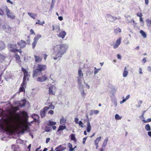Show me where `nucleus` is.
Instances as JSON below:
<instances>
[{
  "mask_svg": "<svg viewBox=\"0 0 151 151\" xmlns=\"http://www.w3.org/2000/svg\"><path fill=\"white\" fill-rule=\"evenodd\" d=\"M14 117L9 116L4 121L8 129L13 128L15 125L17 129L24 128L26 130L29 129L28 125V116L25 111H20L15 113Z\"/></svg>",
  "mask_w": 151,
  "mask_h": 151,
  "instance_id": "obj_1",
  "label": "nucleus"
},
{
  "mask_svg": "<svg viewBox=\"0 0 151 151\" xmlns=\"http://www.w3.org/2000/svg\"><path fill=\"white\" fill-rule=\"evenodd\" d=\"M46 65L38 64L36 68L33 71L32 76L33 78L40 76L42 74V72L47 69Z\"/></svg>",
  "mask_w": 151,
  "mask_h": 151,
  "instance_id": "obj_2",
  "label": "nucleus"
},
{
  "mask_svg": "<svg viewBox=\"0 0 151 151\" xmlns=\"http://www.w3.org/2000/svg\"><path fill=\"white\" fill-rule=\"evenodd\" d=\"M78 76L79 77L78 80V86L80 91L81 92V95L83 97L85 96L86 94L84 90V87L82 84V79H83V74L82 72V69L81 68H80L78 71Z\"/></svg>",
  "mask_w": 151,
  "mask_h": 151,
  "instance_id": "obj_3",
  "label": "nucleus"
},
{
  "mask_svg": "<svg viewBox=\"0 0 151 151\" xmlns=\"http://www.w3.org/2000/svg\"><path fill=\"white\" fill-rule=\"evenodd\" d=\"M58 51L56 55V57H54L53 58L56 60L58 59V58L61 57L63 55L65 52L67 48L63 45H61L57 47Z\"/></svg>",
  "mask_w": 151,
  "mask_h": 151,
  "instance_id": "obj_4",
  "label": "nucleus"
},
{
  "mask_svg": "<svg viewBox=\"0 0 151 151\" xmlns=\"http://www.w3.org/2000/svg\"><path fill=\"white\" fill-rule=\"evenodd\" d=\"M22 71L23 72L24 74V76L23 79V82L26 83V81L27 80L29 81V78L30 76V75H29V73L24 68L22 67Z\"/></svg>",
  "mask_w": 151,
  "mask_h": 151,
  "instance_id": "obj_5",
  "label": "nucleus"
},
{
  "mask_svg": "<svg viewBox=\"0 0 151 151\" xmlns=\"http://www.w3.org/2000/svg\"><path fill=\"white\" fill-rule=\"evenodd\" d=\"M6 12L7 17L12 19H14L15 17L13 13L11 11V10L8 8L6 6Z\"/></svg>",
  "mask_w": 151,
  "mask_h": 151,
  "instance_id": "obj_6",
  "label": "nucleus"
},
{
  "mask_svg": "<svg viewBox=\"0 0 151 151\" xmlns=\"http://www.w3.org/2000/svg\"><path fill=\"white\" fill-rule=\"evenodd\" d=\"M48 79L47 75L45 74L41 76L38 77L37 79V81L38 82H42L47 81Z\"/></svg>",
  "mask_w": 151,
  "mask_h": 151,
  "instance_id": "obj_7",
  "label": "nucleus"
},
{
  "mask_svg": "<svg viewBox=\"0 0 151 151\" xmlns=\"http://www.w3.org/2000/svg\"><path fill=\"white\" fill-rule=\"evenodd\" d=\"M17 44L19 46L21 49L24 48L27 45L26 42L22 40H21L18 42Z\"/></svg>",
  "mask_w": 151,
  "mask_h": 151,
  "instance_id": "obj_8",
  "label": "nucleus"
},
{
  "mask_svg": "<svg viewBox=\"0 0 151 151\" xmlns=\"http://www.w3.org/2000/svg\"><path fill=\"white\" fill-rule=\"evenodd\" d=\"M11 109L12 110V111H11L10 110H9L8 111V112L9 114V116H12L13 113H15L17 111L19 110V108L18 106L16 107H11Z\"/></svg>",
  "mask_w": 151,
  "mask_h": 151,
  "instance_id": "obj_9",
  "label": "nucleus"
},
{
  "mask_svg": "<svg viewBox=\"0 0 151 151\" xmlns=\"http://www.w3.org/2000/svg\"><path fill=\"white\" fill-rule=\"evenodd\" d=\"M17 45L10 44L9 45V47L10 48V52L15 53L18 51L16 48Z\"/></svg>",
  "mask_w": 151,
  "mask_h": 151,
  "instance_id": "obj_10",
  "label": "nucleus"
},
{
  "mask_svg": "<svg viewBox=\"0 0 151 151\" xmlns=\"http://www.w3.org/2000/svg\"><path fill=\"white\" fill-rule=\"evenodd\" d=\"M66 144H63L57 147L55 149V151H63L66 149Z\"/></svg>",
  "mask_w": 151,
  "mask_h": 151,
  "instance_id": "obj_11",
  "label": "nucleus"
},
{
  "mask_svg": "<svg viewBox=\"0 0 151 151\" xmlns=\"http://www.w3.org/2000/svg\"><path fill=\"white\" fill-rule=\"evenodd\" d=\"M49 109L48 106H45L40 111V115L42 118H43L46 115L45 112Z\"/></svg>",
  "mask_w": 151,
  "mask_h": 151,
  "instance_id": "obj_12",
  "label": "nucleus"
},
{
  "mask_svg": "<svg viewBox=\"0 0 151 151\" xmlns=\"http://www.w3.org/2000/svg\"><path fill=\"white\" fill-rule=\"evenodd\" d=\"M56 124V122L49 120L47 124V125L51 126L53 130H55L56 128V126L55 125Z\"/></svg>",
  "mask_w": 151,
  "mask_h": 151,
  "instance_id": "obj_13",
  "label": "nucleus"
},
{
  "mask_svg": "<svg viewBox=\"0 0 151 151\" xmlns=\"http://www.w3.org/2000/svg\"><path fill=\"white\" fill-rule=\"evenodd\" d=\"M121 41V38L120 37L118 39H117L115 43L113 45V47L114 49L117 48L119 46L120 44Z\"/></svg>",
  "mask_w": 151,
  "mask_h": 151,
  "instance_id": "obj_14",
  "label": "nucleus"
},
{
  "mask_svg": "<svg viewBox=\"0 0 151 151\" xmlns=\"http://www.w3.org/2000/svg\"><path fill=\"white\" fill-rule=\"evenodd\" d=\"M27 83L24 82H22V83L21 84V86L19 88V93L20 92H24L25 91L24 87H26V85Z\"/></svg>",
  "mask_w": 151,
  "mask_h": 151,
  "instance_id": "obj_15",
  "label": "nucleus"
},
{
  "mask_svg": "<svg viewBox=\"0 0 151 151\" xmlns=\"http://www.w3.org/2000/svg\"><path fill=\"white\" fill-rule=\"evenodd\" d=\"M6 118L2 120V123H0V129H4L5 127H6L7 129L10 130L11 128L8 129L7 128V127L6 126L5 123L4 122V121L5 119Z\"/></svg>",
  "mask_w": 151,
  "mask_h": 151,
  "instance_id": "obj_16",
  "label": "nucleus"
},
{
  "mask_svg": "<svg viewBox=\"0 0 151 151\" xmlns=\"http://www.w3.org/2000/svg\"><path fill=\"white\" fill-rule=\"evenodd\" d=\"M106 17L109 19V20L111 22H113L117 19L116 17L112 16L109 14H107L106 16Z\"/></svg>",
  "mask_w": 151,
  "mask_h": 151,
  "instance_id": "obj_17",
  "label": "nucleus"
},
{
  "mask_svg": "<svg viewBox=\"0 0 151 151\" xmlns=\"http://www.w3.org/2000/svg\"><path fill=\"white\" fill-rule=\"evenodd\" d=\"M26 104V101L25 99L21 100L19 103L18 106L22 108L25 106Z\"/></svg>",
  "mask_w": 151,
  "mask_h": 151,
  "instance_id": "obj_18",
  "label": "nucleus"
},
{
  "mask_svg": "<svg viewBox=\"0 0 151 151\" xmlns=\"http://www.w3.org/2000/svg\"><path fill=\"white\" fill-rule=\"evenodd\" d=\"M66 34V33L65 31H61L57 35L59 37L63 39L65 37Z\"/></svg>",
  "mask_w": 151,
  "mask_h": 151,
  "instance_id": "obj_19",
  "label": "nucleus"
},
{
  "mask_svg": "<svg viewBox=\"0 0 151 151\" xmlns=\"http://www.w3.org/2000/svg\"><path fill=\"white\" fill-rule=\"evenodd\" d=\"M35 61L36 63H40L42 61V58L40 57L37 55H35Z\"/></svg>",
  "mask_w": 151,
  "mask_h": 151,
  "instance_id": "obj_20",
  "label": "nucleus"
},
{
  "mask_svg": "<svg viewBox=\"0 0 151 151\" xmlns=\"http://www.w3.org/2000/svg\"><path fill=\"white\" fill-rule=\"evenodd\" d=\"M52 31H54L55 32L57 33H58L60 31V27L59 26L56 25L54 26V25H52Z\"/></svg>",
  "mask_w": 151,
  "mask_h": 151,
  "instance_id": "obj_21",
  "label": "nucleus"
},
{
  "mask_svg": "<svg viewBox=\"0 0 151 151\" xmlns=\"http://www.w3.org/2000/svg\"><path fill=\"white\" fill-rule=\"evenodd\" d=\"M5 48V45L4 42L0 41V51L4 50Z\"/></svg>",
  "mask_w": 151,
  "mask_h": 151,
  "instance_id": "obj_22",
  "label": "nucleus"
},
{
  "mask_svg": "<svg viewBox=\"0 0 151 151\" xmlns=\"http://www.w3.org/2000/svg\"><path fill=\"white\" fill-rule=\"evenodd\" d=\"M53 86H51L49 88V94L50 95H55V92H53Z\"/></svg>",
  "mask_w": 151,
  "mask_h": 151,
  "instance_id": "obj_23",
  "label": "nucleus"
},
{
  "mask_svg": "<svg viewBox=\"0 0 151 151\" xmlns=\"http://www.w3.org/2000/svg\"><path fill=\"white\" fill-rule=\"evenodd\" d=\"M128 73V71L127 70V67H125L124 68V70L123 73V76L124 77H126L127 76Z\"/></svg>",
  "mask_w": 151,
  "mask_h": 151,
  "instance_id": "obj_24",
  "label": "nucleus"
},
{
  "mask_svg": "<svg viewBox=\"0 0 151 151\" xmlns=\"http://www.w3.org/2000/svg\"><path fill=\"white\" fill-rule=\"evenodd\" d=\"M99 113V111L97 110H91L90 111V115L92 116L93 114H97Z\"/></svg>",
  "mask_w": 151,
  "mask_h": 151,
  "instance_id": "obj_25",
  "label": "nucleus"
},
{
  "mask_svg": "<svg viewBox=\"0 0 151 151\" xmlns=\"http://www.w3.org/2000/svg\"><path fill=\"white\" fill-rule=\"evenodd\" d=\"M6 57L2 54L0 53V62H2L4 61Z\"/></svg>",
  "mask_w": 151,
  "mask_h": 151,
  "instance_id": "obj_26",
  "label": "nucleus"
},
{
  "mask_svg": "<svg viewBox=\"0 0 151 151\" xmlns=\"http://www.w3.org/2000/svg\"><path fill=\"white\" fill-rule=\"evenodd\" d=\"M11 148L14 151H18L19 150V148H18L17 146L14 145H12Z\"/></svg>",
  "mask_w": 151,
  "mask_h": 151,
  "instance_id": "obj_27",
  "label": "nucleus"
},
{
  "mask_svg": "<svg viewBox=\"0 0 151 151\" xmlns=\"http://www.w3.org/2000/svg\"><path fill=\"white\" fill-rule=\"evenodd\" d=\"M66 128V127L65 125H60L59 128L57 130V132H58L60 130H63Z\"/></svg>",
  "mask_w": 151,
  "mask_h": 151,
  "instance_id": "obj_28",
  "label": "nucleus"
},
{
  "mask_svg": "<svg viewBox=\"0 0 151 151\" xmlns=\"http://www.w3.org/2000/svg\"><path fill=\"white\" fill-rule=\"evenodd\" d=\"M91 126L90 124L89 121L88 122H87V127L86 129V130L87 132H89L91 131Z\"/></svg>",
  "mask_w": 151,
  "mask_h": 151,
  "instance_id": "obj_29",
  "label": "nucleus"
},
{
  "mask_svg": "<svg viewBox=\"0 0 151 151\" xmlns=\"http://www.w3.org/2000/svg\"><path fill=\"white\" fill-rule=\"evenodd\" d=\"M108 140V137L106 138L103 143L102 147H105L106 146Z\"/></svg>",
  "mask_w": 151,
  "mask_h": 151,
  "instance_id": "obj_30",
  "label": "nucleus"
},
{
  "mask_svg": "<svg viewBox=\"0 0 151 151\" xmlns=\"http://www.w3.org/2000/svg\"><path fill=\"white\" fill-rule=\"evenodd\" d=\"M130 98V95H127V96L126 97V98L125 99L124 98V97H123V100L122 101H121L120 102V103L121 104H122V103H123L124 102L126 101L127 100L129 99Z\"/></svg>",
  "mask_w": 151,
  "mask_h": 151,
  "instance_id": "obj_31",
  "label": "nucleus"
},
{
  "mask_svg": "<svg viewBox=\"0 0 151 151\" xmlns=\"http://www.w3.org/2000/svg\"><path fill=\"white\" fill-rule=\"evenodd\" d=\"M66 120L63 117L61 118L60 120V124L65 125V123L66 122Z\"/></svg>",
  "mask_w": 151,
  "mask_h": 151,
  "instance_id": "obj_32",
  "label": "nucleus"
},
{
  "mask_svg": "<svg viewBox=\"0 0 151 151\" xmlns=\"http://www.w3.org/2000/svg\"><path fill=\"white\" fill-rule=\"evenodd\" d=\"M140 33L144 38H145L147 37V35L146 33L142 30H140Z\"/></svg>",
  "mask_w": 151,
  "mask_h": 151,
  "instance_id": "obj_33",
  "label": "nucleus"
},
{
  "mask_svg": "<svg viewBox=\"0 0 151 151\" xmlns=\"http://www.w3.org/2000/svg\"><path fill=\"white\" fill-rule=\"evenodd\" d=\"M32 117L34 119L35 121H38L39 116L38 115L33 114L32 116Z\"/></svg>",
  "mask_w": 151,
  "mask_h": 151,
  "instance_id": "obj_34",
  "label": "nucleus"
},
{
  "mask_svg": "<svg viewBox=\"0 0 151 151\" xmlns=\"http://www.w3.org/2000/svg\"><path fill=\"white\" fill-rule=\"evenodd\" d=\"M121 32V30L119 28H117L114 30V33L116 35L118 33Z\"/></svg>",
  "mask_w": 151,
  "mask_h": 151,
  "instance_id": "obj_35",
  "label": "nucleus"
},
{
  "mask_svg": "<svg viewBox=\"0 0 151 151\" xmlns=\"http://www.w3.org/2000/svg\"><path fill=\"white\" fill-rule=\"evenodd\" d=\"M28 14L32 18L34 19H35L37 15L36 14H33L32 13H28Z\"/></svg>",
  "mask_w": 151,
  "mask_h": 151,
  "instance_id": "obj_36",
  "label": "nucleus"
},
{
  "mask_svg": "<svg viewBox=\"0 0 151 151\" xmlns=\"http://www.w3.org/2000/svg\"><path fill=\"white\" fill-rule=\"evenodd\" d=\"M12 30V27L8 26H7L6 27L5 30L6 32L9 33L11 32Z\"/></svg>",
  "mask_w": 151,
  "mask_h": 151,
  "instance_id": "obj_37",
  "label": "nucleus"
},
{
  "mask_svg": "<svg viewBox=\"0 0 151 151\" xmlns=\"http://www.w3.org/2000/svg\"><path fill=\"white\" fill-rule=\"evenodd\" d=\"M146 22L147 26L149 27H150L151 24V20L149 19H147L146 20Z\"/></svg>",
  "mask_w": 151,
  "mask_h": 151,
  "instance_id": "obj_38",
  "label": "nucleus"
},
{
  "mask_svg": "<svg viewBox=\"0 0 151 151\" xmlns=\"http://www.w3.org/2000/svg\"><path fill=\"white\" fill-rule=\"evenodd\" d=\"M101 138V137L100 136L98 137L95 140H94V144H98Z\"/></svg>",
  "mask_w": 151,
  "mask_h": 151,
  "instance_id": "obj_39",
  "label": "nucleus"
},
{
  "mask_svg": "<svg viewBox=\"0 0 151 151\" xmlns=\"http://www.w3.org/2000/svg\"><path fill=\"white\" fill-rule=\"evenodd\" d=\"M14 57H15L17 60H18L19 61L20 60L21 58L20 56L19 55H18L17 54H15L14 55Z\"/></svg>",
  "mask_w": 151,
  "mask_h": 151,
  "instance_id": "obj_40",
  "label": "nucleus"
},
{
  "mask_svg": "<svg viewBox=\"0 0 151 151\" xmlns=\"http://www.w3.org/2000/svg\"><path fill=\"white\" fill-rule=\"evenodd\" d=\"M41 37V35H37L34 38V40L37 41L39 38Z\"/></svg>",
  "mask_w": 151,
  "mask_h": 151,
  "instance_id": "obj_41",
  "label": "nucleus"
},
{
  "mask_svg": "<svg viewBox=\"0 0 151 151\" xmlns=\"http://www.w3.org/2000/svg\"><path fill=\"white\" fill-rule=\"evenodd\" d=\"M145 129L147 131H150L151 130V128L150 125L149 124H146L145 127Z\"/></svg>",
  "mask_w": 151,
  "mask_h": 151,
  "instance_id": "obj_42",
  "label": "nucleus"
},
{
  "mask_svg": "<svg viewBox=\"0 0 151 151\" xmlns=\"http://www.w3.org/2000/svg\"><path fill=\"white\" fill-rule=\"evenodd\" d=\"M68 147L69 148V150L70 151H72L73 150V148L72 145L71 143H68Z\"/></svg>",
  "mask_w": 151,
  "mask_h": 151,
  "instance_id": "obj_43",
  "label": "nucleus"
},
{
  "mask_svg": "<svg viewBox=\"0 0 151 151\" xmlns=\"http://www.w3.org/2000/svg\"><path fill=\"white\" fill-rule=\"evenodd\" d=\"M3 110H2V111H0V116L2 117H6V118H8L9 116H9V115H8L6 114L5 115H4L3 114V112H2Z\"/></svg>",
  "mask_w": 151,
  "mask_h": 151,
  "instance_id": "obj_44",
  "label": "nucleus"
},
{
  "mask_svg": "<svg viewBox=\"0 0 151 151\" xmlns=\"http://www.w3.org/2000/svg\"><path fill=\"white\" fill-rule=\"evenodd\" d=\"M37 22L36 23V24H38L40 25H43V24L45 23V22L43 21L41 22L39 20H37Z\"/></svg>",
  "mask_w": 151,
  "mask_h": 151,
  "instance_id": "obj_45",
  "label": "nucleus"
},
{
  "mask_svg": "<svg viewBox=\"0 0 151 151\" xmlns=\"http://www.w3.org/2000/svg\"><path fill=\"white\" fill-rule=\"evenodd\" d=\"M52 130L51 128L49 127L46 126L45 127V130L46 132H49Z\"/></svg>",
  "mask_w": 151,
  "mask_h": 151,
  "instance_id": "obj_46",
  "label": "nucleus"
},
{
  "mask_svg": "<svg viewBox=\"0 0 151 151\" xmlns=\"http://www.w3.org/2000/svg\"><path fill=\"white\" fill-rule=\"evenodd\" d=\"M37 41L34 40V42L32 43V47L33 49H34L36 45V44L37 43Z\"/></svg>",
  "mask_w": 151,
  "mask_h": 151,
  "instance_id": "obj_47",
  "label": "nucleus"
},
{
  "mask_svg": "<svg viewBox=\"0 0 151 151\" xmlns=\"http://www.w3.org/2000/svg\"><path fill=\"white\" fill-rule=\"evenodd\" d=\"M122 117L120 116L118 114H116L115 115V119L116 120L121 119Z\"/></svg>",
  "mask_w": 151,
  "mask_h": 151,
  "instance_id": "obj_48",
  "label": "nucleus"
},
{
  "mask_svg": "<svg viewBox=\"0 0 151 151\" xmlns=\"http://www.w3.org/2000/svg\"><path fill=\"white\" fill-rule=\"evenodd\" d=\"M28 39L26 40L27 44L28 45H29L30 43V36H27Z\"/></svg>",
  "mask_w": 151,
  "mask_h": 151,
  "instance_id": "obj_49",
  "label": "nucleus"
},
{
  "mask_svg": "<svg viewBox=\"0 0 151 151\" xmlns=\"http://www.w3.org/2000/svg\"><path fill=\"white\" fill-rule=\"evenodd\" d=\"M142 121L144 123L149 122H151V118H148L146 121L144 119H143L142 120Z\"/></svg>",
  "mask_w": 151,
  "mask_h": 151,
  "instance_id": "obj_50",
  "label": "nucleus"
},
{
  "mask_svg": "<svg viewBox=\"0 0 151 151\" xmlns=\"http://www.w3.org/2000/svg\"><path fill=\"white\" fill-rule=\"evenodd\" d=\"M48 108H49V109L50 108L51 109H54L55 108L54 106L53 105L52 103L49 106V107H48Z\"/></svg>",
  "mask_w": 151,
  "mask_h": 151,
  "instance_id": "obj_51",
  "label": "nucleus"
},
{
  "mask_svg": "<svg viewBox=\"0 0 151 151\" xmlns=\"http://www.w3.org/2000/svg\"><path fill=\"white\" fill-rule=\"evenodd\" d=\"M30 33L31 35H35V33L33 29H31L30 30Z\"/></svg>",
  "mask_w": 151,
  "mask_h": 151,
  "instance_id": "obj_52",
  "label": "nucleus"
},
{
  "mask_svg": "<svg viewBox=\"0 0 151 151\" xmlns=\"http://www.w3.org/2000/svg\"><path fill=\"white\" fill-rule=\"evenodd\" d=\"M70 136V138L71 140H74L75 139V137L74 134H72Z\"/></svg>",
  "mask_w": 151,
  "mask_h": 151,
  "instance_id": "obj_53",
  "label": "nucleus"
},
{
  "mask_svg": "<svg viewBox=\"0 0 151 151\" xmlns=\"http://www.w3.org/2000/svg\"><path fill=\"white\" fill-rule=\"evenodd\" d=\"M78 124H79V125L81 126V127H84V125L83 124L82 122L81 121H80L78 123Z\"/></svg>",
  "mask_w": 151,
  "mask_h": 151,
  "instance_id": "obj_54",
  "label": "nucleus"
},
{
  "mask_svg": "<svg viewBox=\"0 0 151 151\" xmlns=\"http://www.w3.org/2000/svg\"><path fill=\"white\" fill-rule=\"evenodd\" d=\"M137 15L138 17H142V15L141 12L137 13Z\"/></svg>",
  "mask_w": 151,
  "mask_h": 151,
  "instance_id": "obj_55",
  "label": "nucleus"
},
{
  "mask_svg": "<svg viewBox=\"0 0 151 151\" xmlns=\"http://www.w3.org/2000/svg\"><path fill=\"white\" fill-rule=\"evenodd\" d=\"M147 70L148 72H151V67L150 66H147Z\"/></svg>",
  "mask_w": 151,
  "mask_h": 151,
  "instance_id": "obj_56",
  "label": "nucleus"
},
{
  "mask_svg": "<svg viewBox=\"0 0 151 151\" xmlns=\"http://www.w3.org/2000/svg\"><path fill=\"white\" fill-rule=\"evenodd\" d=\"M100 70V69H99V68L96 69V70H95L94 72V75H95L97 73L99 72V71Z\"/></svg>",
  "mask_w": 151,
  "mask_h": 151,
  "instance_id": "obj_57",
  "label": "nucleus"
},
{
  "mask_svg": "<svg viewBox=\"0 0 151 151\" xmlns=\"http://www.w3.org/2000/svg\"><path fill=\"white\" fill-rule=\"evenodd\" d=\"M139 73L140 74H143L142 70L141 68H139Z\"/></svg>",
  "mask_w": 151,
  "mask_h": 151,
  "instance_id": "obj_58",
  "label": "nucleus"
},
{
  "mask_svg": "<svg viewBox=\"0 0 151 151\" xmlns=\"http://www.w3.org/2000/svg\"><path fill=\"white\" fill-rule=\"evenodd\" d=\"M6 2L7 3L11 4H13V2L11 1L10 0H6Z\"/></svg>",
  "mask_w": 151,
  "mask_h": 151,
  "instance_id": "obj_59",
  "label": "nucleus"
},
{
  "mask_svg": "<svg viewBox=\"0 0 151 151\" xmlns=\"http://www.w3.org/2000/svg\"><path fill=\"white\" fill-rule=\"evenodd\" d=\"M87 138V137H86L83 138V144H85V142Z\"/></svg>",
  "mask_w": 151,
  "mask_h": 151,
  "instance_id": "obj_60",
  "label": "nucleus"
},
{
  "mask_svg": "<svg viewBox=\"0 0 151 151\" xmlns=\"http://www.w3.org/2000/svg\"><path fill=\"white\" fill-rule=\"evenodd\" d=\"M4 14L3 11L0 8V15H3Z\"/></svg>",
  "mask_w": 151,
  "mask_h": 151,
  "instance_id": "obj_61",
  "label": "nucleus"
},
{
  "mask_svg": "<svg viewBox=\"0 0 151 151\" xmlns=\"http://www.w3.org/2000/svg\"><path fill=\"white\" fill-rule=\"evenodd\" d=\"M54 113V111L52 110H50L48 111V114H53Z\"/></svg>",
  "mask_w": 151,
  "mask_h": 151,
  "instance_id": "obj_62",
  "label": "nucleus"
},
{
  "mask_svg": "<svg viewBox=\"0 0 151 151\" xmlns=\"http://www.w3.org/2000/svg\"><path fill=\"white\" fill-rule=\"evenodd\" d=\"M47 56V54H44V59L45 60H46Z\"/></svg>",
  "mask_w": 151,
  "mask_h": 151,
  "instance_id": "obj_63",
  "label": "nucleus"
},
{
  "mask_svg": "<svg viewBox=\"0 0 151 151\" xmlns=\"http://www.w3.org/2000/svg\"><path fill=\"white\" fill-rule=\"evenodd\" d=\"M50 140V138H47L46 139V143H47Z\"/></svg>",
  "mask_w": 151,
  "mask_h": 151,
  "instance_id": "obj_64",
  "label": "nucleus"
}]
</instances>
